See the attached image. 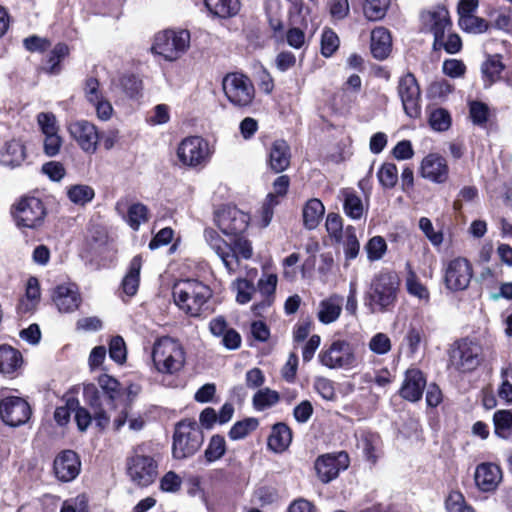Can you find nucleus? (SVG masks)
<instances>
[{
  "label": "nucleus",
  "mask_w": 512,
  "mask_h": 512,
  "mask_svg": "<svg viewBox=\"0 0 512 512\" xmlns=\"http://www.w3.org/2000/svg\"><path fill=\"white\" fill-rule=\"evenodd\" d=\"M99 391L94 385H87L84 388L85 402L94 411L95 425L103 430L108 427L111 416L107 409H116L123 397L120 383L113 377L102 374L98 378Z\"/></svg>",
  "instance_id": "f257e3e1"
},
{
  "label": "nucleus",
  "mask_w": 512,
  "mask_h": 512,
  "mask_svg": "<svg viewBox=\"0 0 512 512\" xmlns=\"http://www.w3.org/2000/svg\"><path fill=\"white\" fill-rule=\"evenodd\" d=\"M176 306L190 317H202L211 313L209 300L211 288L197 279H185L176 282L172 289Z\"/></svg>",
  "instance_id": "f03ea898"
},
{
  "label": "nucleus",
  "mask_w": 512,
  "mask_h": 512,
  "mask_svg": "<svg viewBox=\"0 0 512 512\" xmlns=\"http://www.w3.org/2000/svg\"><path fill=\"white\" fill-rule=\"evenodd\" d=\"M399 289L398 274L393 270L382 269L371 280L366 304L373 313L389 312L396 305Z\"/></svg>",
  "instance_id": "7ed1b4c3"
},
{
  "label": "nucleus",
  "mask_w": 512,
  "mask_h": 512,
  "mask_svg": "<svg viewBox=\"0 0 512 512\" xmlns=\"http://www.w3.org/2000/svg\"><path fill=\"white\" fill-rule=\"evenodd\" d=\"M151 358L158 373L176 375L185 366L186 352L179 340L162 336L155 340Z\"/></svg>",
  "instance_id": "20e7f679"
},
{
  "label": "nucleus",
  "mask_w": 512,
  "mask_h": 512,
  "mask_svg": "<svg viewBox=\"0 0 512 512\" xmlns=\"http://www.w3.org/2000/svg\"><path fill=\"white\" fill-rule=\"evenodd\" d=\"M204 435L195 420L180 421L174 431L172 453L175 459H185L194 455L201 447Z\"/></svg>",
  "instance_id": "39448f33"
},
{
  "label": "nucleus",
  "mask_w": 512,
  "mask_h": 512,
  "mask_svg": "<svg viewBox=\"0 0 512 512\" xmlns=\"http://www.w3.org/2000/svg\"><path fill=\"white\" fill-rule=\"evenodd\" d=\"M126 470L130 481L139 487H148L158 477V460L145 454L138 446L126 460Z\"/></svg>",
  "instance_id": "423d86ee"
},
{
  "label": "nucleus",
  "mask_w": 512,
  "mask_h": 512,
  "mask_svg": "<svg viewBox=\"0 0 512 512\" xmlns=\"http://www.w3.org/2000/svg\"><path fill=\"white\" fill-rule=\"evenodd\" d=\"M190 46V33L187 30H165L156 34L152 51L165 60L179 59Z\"/></svg>",
  "instance_id": "0eeeda50"
},
{
  "label": "nucleus",
  "mask_w": 512,
  "mask_h": 512,
  "mask_svg": "<svg viewBox=\"0 0 512 512\" xmlns=\"http://www.w3.org/2000/svg\"><path fill=\"white\" fill-rule=\"evenodd\" d=\"M481 361L482 347L468 338L456 341L450 349V366L459 372L473 371L480 365Z\"/></svg>",
  "instance_id": "6e6552de"
},
{
  "label": "nucleus",
  "mask_w": 512,
  "mask_h": 512,
  "mask_svg": "<svg viewBox=\"0 0 512 512\" xmlns=\"http://www.w3.org/2000/svg\"><path fill=\"white\" fill-rule=\"evenodd\" d=\"M224 94L235 107L251 106L255 98V89L251 80L241 73H229L222 81Z\"/></svg>",
  "instance_id": "1a4fd4ad"
},
{
  "label": "nucleus",
  "mask_w": 512,
  "mask_h": 512,
  "mask_svg": "<svg viewBox=\"0 0 512 512\" xmlns=\"http://www.w3.org/2000/svg\"><path fill=\"white\" fill-rule=\"evenodd\" d=\"M212 153L208 141L200 136L184 138L177 148L179 161L191 168L205 166L209 162Z\"/></svg>",
  "instance_id": "9d476101"
},
{
  "label": "nucleus",
  "mask_w": 512,
  "mask_h": 512,
  "mask_svg": "<svg viewBox=\"0 0 512 512\" xmlns=\"http://www.w3.org/2000/svg\"><path fill=\"white\" fill-rule=\"evenodd\" d=\"M320 363L329 369H350L356 365V356L349 342L334 340L324 346L318 355Z\"/></svg>",
  "instance_id": "9b49d317"
},
{
  "label": "nucleus",
  "mask_w": 512,
  "mask_h": 512,
  "mask_svg": "<svg viewBox=\"0 0 512 512\" xmlns=\"http://www.w3.org/2000/svg\"><path fill=\"white\" fill-rule=\"evenodd\" d=\"M13 215L18 227L37 229L44 222L46 209L39 198L24 197L15 206Z\"/></svg>",
  "instance_id": "f8f14e48"
},
{
  "label": "nucleus",
  "mask_w": 512,
  "mask_h": 512,
  "mask_svg": "<svg viewBox=\"0 0 512 512\" xmlns=\"http://www.w3.org/2000/svg\"><path fill=\"white\" fill-rule=\"evenodd\" d=\"M472 277V265L466 258H454L448 261L444 267V284L452 292L466 290Z\"/></svg>",
  "instance_id": "ddd939ff"
},
{
  "label": "nucleus",
  "mask_w": 512,
  "mask_h": 512,
  "mask_svg": "<svg viewBox=\"0 0 512 512\" xmlns=\"http://www.w3.org/2000/svg\"><path fill=\"white\" fill-rule=\"evenodd\" d=\"M397 92L405 114L412 119L418 118L421 115V91L412 73L408 72L399 78Z\"/></svg>",
  "instance_id": "4468645a"
},
{
  "label": "nucleus",
  "mask_w": 512,
  "mask_h": 512,
  "mask_svg": "<svg viewBox=\"0 0 512 512\" xmlns=\"http://www.w3.org/2000/svg\"><path fill=\"white\" fill-rule=\"evenodd\" d=\"M249 220L248 214L230 205L219 208L214 214L215 224L225 235L238 236L243 233Z\"/></svg>",
  "instance_id": "2eb2a0df"
},
{
  "label": "nucleus",
  "mask_w": 512,
  "mask_h": 512,
  "mask_svg": "<svg viewBox=\"0 0 512 512\" xmlns=\"http://www.w3.org/2000/svg\"><path fill=\"white\" fill-rule=\"evenodd\" d=\"M350 463L349 456L346 452L327 453L317 457L314 468L318 479L327 484L336 479L341 471L348 468Z\"/></svg>",
  "instance_id": "dca6fc26"
},
{
  "label": "nucleus",
  "mask_w": 512,
  "mask_h": 512,
  "mask_svg": "<svg viewBox=\"0 0 512 512\" xmlns=\"http://www.w3.org/2000/svg\"><path fill=\"white\" fill-rule=\"evenodd\" d=\"M31 416L28 402L18 396H7L0 400V418L8 426L18 427L25 424Z\"/></svg>",
  "instance_id": "f3484780"
},
{
  "label": "nucleus",
  "mask_w": 512,
  "mask_h": 512,
  "mask_svg": "<svg viewBox=\"0 0 512 512\" xmlns=\"http://www.w3.org/2000/svg\"><path fill=\"white\" fill-rule=\"evenodd\" d=\"M71 137L79 147L86 153L93 154L97 150L99 134L94 124L80 120L68 126Z\"/></svg>",
  "instance_id": "a211bd4d"
},
{
  "label": "nucleus",
  "mask_w": 512,
  "mask_h": 512,
  "mask_svg": "<svg viewBox=\"0 0 512 512\" xmlns=\"http://www.w3.org/2000/svg\"><path fill=\"white\" fill-rule=\"evenodd\" d=\"M424 26L434 35V46L444 39L446 30L451 27L449 12L445 7L439 6L433 10L422 13Z\"/></svg>",
  "instance_id": "6ab92c4d"
},
{
  "label": "nucleus",
  "mask_w": 512,
  "mask_h": 512,
  "mask_svg": "<svg viewBox=\"0 0 512 512\" xmlns=\"http://www.w3.org/2000/svg\"><path fill=\"white\" fill-rule=\"evenodd\" d=\"M52 300L62 313L74 312L82 301L78 287L73 283L57 285L53 290Z\"/></svg>",
  "instance_id": "aec40b11"
},
{
  "label": "nucleus",
  "mask_w": 512,
  "mask_h": 512,
  "mask_svg": "<svg viewBox=\"0 0 512 512\" xmlns=\"http://www.w3.org/2000/svg\"><path fill=\"white\" fill-rule=\"evenodd\" d=\"M54 473L62 482L75 479L81 470V462L77 453L72 450H64L54 460Z\"/></svg>",
  "instance_id": "412c9836"
},
{
  "label": "nucleus",
  "mask_w": 512,
  "mask_h": 512,
  "mask_svg": "<svg viewBox=\"0 0 512 512\" xmlns=\"http://www.w3.org/2000/svg\"><path fill=\"white\" fill-rule=\"evenodd\" d=\"M208 328L214 337L221 338V344L227 350L240 348L242 343L241 335L234 328L229 327L224 316L219 315L212 318L209 321Z\"/></svg>",
  "instance_id": "4be33fe9"
},
{
  "label": "nucleus",
  "mask_w": 512,
  "mask_h": 512,
  "mask_svg": "<svg viewBox=\"0 0 512 512\" xmlns=\"http://www.w3.org/2000/svg\"><path fill=\"white\" fill-rule=\"evenodd\" d=\"M474 481L480 491L493 492L502 481V470L495 463H481L475 469Z\"/></svg>",
  "instance_id": "5701e85b"
},
{
  "label": "nucleus",
  "mask_w": 512,
  "mask_h": 512,
  "mask_svg": "<svg viewBox=\"0 0 512 512\" xmlns=\"http://www.w3.org/2000/svg\"><path fill=\"white\" fill-rule=\"evenodd\" d=\"M291 160V151L288 143L283 139L275 140L269 150L267 164L274 173L285 171Z\"/></svg>",
  "instance_id": "b1692460"
},
{
  "label": "nucleus",
  "mask_w": 512,
  "mask_h": 512,
  "mask_svg": "<svg viewBox=\"0 0 512 512\" xmlns=\"http://www.w3.org/2000/svg\"><path fill=\"white\" fill-rule=\"evenodd\" d=\"M425 386L426 379L423 373L418 369H409L405 374L400 395L408 401L416 402L421 399Z\"/></svg>",
  "instance_id": "393cba45"
},
{
  "label": "nucleus",
  "mask_w": 512,
  "mask_h": 512,
  "mask_svg": "<svg viewBox=\"0 0 512 512\" xmlns=\"http://www.w3.org/2000/svg\"><path fill=\"white\" fill-rule=\"evenodd\" d=\"M421 173L426 179L444 183L448 178L447 162L438 154H429L422 161Z\"/></svg>",
  "instance_id": "a878e982"
},
{
  "label": "nucleus",
  "mask_w": 512,
  "mask_h": 512,
  "mask_svg": "<svg viewBox=\"0 0 512 512\" xmlns=\"http://www.w3.org/2000/svg\"><path fill=\"white\" fill-rule=\"evenodd\" d=\"M206 243L215 251L217 256L223 262L227 270H232L236 266V260L231 252L230 245L224 241L221 236L212 228L204 230Z\"/></svg>",
  "instance_id": "bb28decb"
},
{
  "label": "nucleus",
  "mask_w": 512,
  "mask_h": 512,
  "mask_svg": "<svg viewBox=\"0 0 512 512\" xmlns=\"http://www.w3.org/2000/svg\"><path fill=\"white\" fill-rule=\"evenodd\" d=\"M342 308L343 297L336 293L331 294L319 302L317 318L325 325L334 323L339 319Z\"/></svg>",
  "instance_id": "cd10ccee"
},
{
  "label": "nucleus",
  "mask_w": 512,
  "mask_h": 512,
  "mask_svg": "<svg viewBox=\"0 0 512 512\" xmlns=\"http://www.w3.org/2000/svg\"><path fill=\"white\" fill-rule=\"evenodd\" d=\"M26 158V150L19 140H11L0 149V163L7 167H18Z\"/></svg>",
  "instance_id": "c85d7f7f"
},
{
  "label": "nucleus",
  "mask_w": 512,
  "mask_h": 512,
  "mask_svg": "<svg viewBox=\"0 0 512 512\" xmlns=\"http://www.w3.org/2000/svg\"><path fill=\"white\" fill-rule=\"evenodd\" d=\"M291 442L292 431L289 426L283 422L274 424L268 437V448L275 453H282L287 450Z\"/></svg>",
  "instance_id": "c756f323"
},
{
  "label": "nucleus",
  "mask_w": 512,
  "mask_h": 512,
  "mask_svg": "<svg viewBox=\"0 0 512 512\" xmlns=\"http://www.w3.org/2000/svg\"><path fill=\"white\" fill-rule=\"evenodd\" d=\"M392 39L389 31L384 27H377L371 32V53L374 58L384 60L391 52Z\"/></svg>",
  "instance_id": "7c9ffc66"
},
{
  "label": "nucleus",
  "mask_w": 512,
  "mask_h": 512,
  "mask_svg": "<svg viewBox=\"0 0 512 512\" xmlns=\"http://www.w3.org/2000/svg\"><path fill=\"white\" fill-rule=\"evenodd\" d=\"M276 285L277 277L274 274L259 279L258 291L262 296V300L253 305V311L256 314L260 315L262 311L272 305Z\"/></svg>",
  "instance_id": "2f4dec72"
},
{
  "label": "nucleus",
  "mask_w": 512,
  "mask_h": 512,
  "mask_svg": "<svg viewBox=\"0 0 512 512\" xmlns=\"http://www.w3.org/2000/svg\"><path fill=\"white\" fill-rule=\"evenodd\" d=\"M23 363L21 353L9 345H0V373L12 376Z\"/></svg>",
  "instance_id": "473e14b6"
},
{
  "label": "nucleus",
  "mask_w": 512,
  "mask_h": 512,
  "mask_svg": "<svg viewBox=\"0 0 512 512\" xmlns=\"http://www.w3.org/2000/svg\"><path fill=\"white\" fill-rule=\"evenodd\" d=\"M141 267L142 257L140 255H136L132 258L128 272L122 281V289L128 296H134L138 291Z\"/></svg>",
  "instance_id": "72a5a7b5"
},
{
  "label": "nucleus",
  "mask_w": 512,
  "mask_h": 512,
  "mask_svg": "<svg viewBox=\"0 0 512 512\" xmlns=\"http://www.w3.org/2000/svg\"><path fill=\"white\" fill-rule=\"evenodd\" d=\"M324 213L325 207L319 199L312 198L308 200L303 207V223L305 228L309 230L315 229L322 220Z\"/></svg>",
  "instance_id": "f704fd0d"
},
{
  "label": "nucleus",
  "mask_w": 512,
  "mask_h": 512,
  "mask_svg": "<svg viewBox=\"0 0 512 512\" xmlns=\"http://www.w3.org/2000/svg\"><path fill=\"white\" fill-rule=\"evenodd\" d=\"M40 285L35 277H30L26 285L25 298L21 299L18 304V312L26 314L32 312L40 300Z\"/></svg>",
  "instance_id": "c9c22d12"
},
{
  "label": "nucleus",
  "mask_w": 512,
  "mask_h": 512,
  "mask_svg": "<svg viewBox=\"0 0 512 512\" xmlns=\"http://www.w3.org/2000/svg\"><path fill=\"white\" fill-rule=\"evenodd\" d=\"M204 3L210 13L220 18L233 17L240 10L238 0H204Z\"/></svg>",
  "instance_id": "e433bc0d"
},
{
  "label": "nucleus",
  "mask_w": 512,
  "mask_h": 512,
  "mask_svg": "<svg viewBox=\"0 0 512 512\" xmlns=\"http://www.w3.org/2000/svg\"><path fill=\"white\" fill-rule=\"evenodd\" d=\"M343 209L345 214L351 219L358 220L363 216L364 205L362 199L355 191L345 189L343 192Z\"/></svg>",
  "instance_id": "4c0bfd02"
},
{
  "label": "nucleus",
  "mask_w": 512,
  "mask_h": 512,
  "mask_svg": "<svg viewBox=\"0 0 512 512\" xmlns=\"http://www.w3.org/2000/svg\"><path fill=\"white\" fill-rule=\"evenodd\" d=\"M68 199L77 206H85L95 197L94 189L86 184H75L67 188Z\"/></svg>",
  "instance_id": "58836bf2"
},
{
  "label": "nucleus",
  "mask_w": 512,
  "mask_h": 512,
  "mask_svg": "<svg viewBox=\"0 0 512 512\" xmlns=\"http://www.w3.org/2000/svg\"><path fill=\"white\" fill-rule=\"evenodd\" d=\"M343 245L346 262L355 259L360 251V242L356 235L355 227L349 225L344 229V234L340 241Z\"/></svg>",
  "instance_id": "ea45409f"
},
{
  "label": "nucleus",
  "mask_w": 512,
  "mask_h": 512,
  "mask_svg": "<svg viewBox=\"0 0 512 512\" xmlns=\"http://www.w3.org/2000/svg\"><path fill=\"white\" fill-rule=\"evenodd\" d=\"M494 433L508 439L512 435V410H498L493 415Z\"/></svg>",
  "instance_id": "a19ab883"
},
{
  "label": "nucleus",
  "mask_w": 512,
  "mask_h": 512,
  "mask_svg": "<svg viewBox=\"0 0 512 512\" xmlns=\"http://www.w3.org/2000/svg\"><path fill=\"white\" fill-rule=\"evenodd\" d=\"M380 446V438L373 433H364L358 441V448H360L368 461L375 463L378 459V452Z\"/></svg>",
  "instance_id": "79ce46f5"
},
{
  "label": "nucleus",
  "mask_w": 512,
  "mask_h": 512,
  "mask_svg": "<svg viewBox=\"0 0 512 512\" xmlns=\"http://www.w3.org/2000/svg\"><path fill=\"white\" fill-rule=\"evenodd\" d=\"M126 423H128L129 429L132 431H139L144 426L143 419L141 417H130L129 407L127 405H123L118 414L112 420L114 431H120Z\"/></svg>",
  "instance_id": "37998d69"
},
{
  "label": "nucleus",
  "mask_w": 512,
  "mask_h": 512,
  "mask_svg": "<svg viewBox=\"0 0 512 512\" xmlns=\"http://www.w3.org/2000/svg\"><path fill=\"white\" fill-rule=\"evenodd\" d=\"M504 69V65L501 62V58L499 55H494L489 57L482 64V73L485 79V86H490L492 83L497 81L500 78V75Z\"/></svg>",
  "instance_id": "c03bdc74"
},
{
  "label": "nucleus",
  "mask_w": 512,
  "mask_h": 512,
  "mask_svg": "<svg viewBox=\"0 0 512 512\" xmlns=\"http://www.w3.org/2000/svg\"><path fill=\"white\" fill-rule=\"evenodd\" d=\"M279 400L280 395L277 391L270 388H263L254 394L253 406L257 411H263L276 405Z\"/></svg>",
  "instance_id": "a18cd8bd"
},
{
  "label": "nucleus",
  "mask_w": 512,
  "mask_h": 512,
  "mask_svg": "<svg viewBox=\"0 0 512 512\" xmlns=\"http://www.w3.org/2000/svg\"><path fill=\"white\" fill-rule=\"evenodd\" d=\"M428 123L434 131L444 132L451 127L452 118L444 108H434L428 114Z\"/></svg>",
  "instance_id": "49530a36"
},
{
  "label": "nucleus",
  "mask_w": 512,
  "mask_h": 512,
  "mask_svg": "<svg viewBox=\"0 0 512 512\" xmlns=\"http://www.w3.org/2000/svg\"><path fill=\"white\" fill-rule=\"evenodd\" d=\"M390 0H364L363 12L370 21H378L384 18L389 8Z\"/></svg>",
  "instance_id": "de8ad7c7"
},
{
  "label": "nucleus",
  "mask_w": 512,
  "mask_h": 512,
  "mask_svg": "<svg viewBox=\"0 0 512 512\" xmlns=\"http://www.w3.org/2000/svg\"><path fill=\"white\" fill-rule=\"evenodd\" d=\"M459 26L468 33L481 34L487 31L488 23L483 18L474 16L472 13L459 15Z\"/></svg>",
  "instance_id": "09e8293b"
},
{
  "label": "nucleus",
  "mask_w": 512,
  "mask_h": 512,
  "mask_svg": "<svg viewBox=\"0 0 512 512\" xmlns=\"http://www.w3.org/2000/svg\"><path fill=\"white\" fill-rule=\"evenodd\" d=\"M259 422L256 418H246L241 421H237L234 423V425L231 427L228 435L231 440H240L248 436L251 432L256 430L258 427Z\"/></svg>",
  "instance_id": "8fccbe9b"
},
{
  "label": "nucleus",
  "mask_w": 512,
  "mask_h": 512,
  "mask_svg": "<svg viewBox=\"0 0 512 512\" xmlns=\"http://www.w3.org/2000/svg\"><path fill=\"white\" fill-rule=\"evenodd\" d=\"M406 289L411 296L418 298L421 302H429V290L424 284L420 282L414 272H410L406 278Z\"/></svg>",
  "instance_id": "3c124183"
},
{
  "label": "nucleus",
  "mask_w": 512,
  "mask_h": 512,
  "mask_svg": "<svg viewBox=\"0 0 512 512\" xmlns=\"http://www.w3.org/2000/svg\"><path fill=\"white\" fill-rule=\"evenodd\" d=\"M226 452V441L221 435H213L204 452L207 462L212 463L219 460Z\"/></svg>",
  "instance_id": "603ef678"
},
{
  "label": "nucleus",
  "mask_w": 512,
  "mask_h": 512,
  "mask_svg": "<svg viewBox=\"0 0 512 512\" xmlns=\"http://www.w3.org/2000/svg\"><path fill=\"white\" fill-rule=\"evenodd\" d=\"M231 252L236 260V266L232 270H228L229 273H234L239 268V259H249L252 256V247L250 242L238 236L234 239L233 244L230 245Z\"/></svg>",
  "instance_id": "864d4df0"
},
{
  "label": "nucleus",
  "mask_w": 512,
  "mask_h": 512,
  "mask_svg": "<svg viewBox=\"0 0 512 512\" xmlns=\"http://www.w3.org/2000/svg\"><path fill=\"white\" fill-rule=\"evenodd\" d=\"M364 249L369 261H378L385 255L387 243L382 236H374L366 243Z\"/></svg>",
  "instance_id": "5fc2aeb1"
},
{
  "label": "nucleus",
  "mask_w": 512,
  "mask_h": 512,
  "mask_svg": "<svg viewBox=\"0 0 512 512\" xmlns=\"http://www.w3.org/2000/svg\"><path fill=\"white\" fill-rule=\"evenodd\" d=\"M148 221V208L142 203L132 204L127 213V222L129 226L137 230L141 224Z\"/></svg>",
  "instance_id": "6e6d98bb"
},
{
  "label": "nucleus",
  "mask_w": 512,
  "mask_h": 512,
  "mask_svg": "<svg viewBox=\"0 0 512 512\" xmlns=\"http://www.w3.org/2000/svg\"><path fill=\"white\" fill-rule=\"evenodd\" d=\"M69 48L64 43H58L52 49L47 60L46 71L50 74L58 73L60 62L68 55Z\"/></svg>",
  "instance_id": "4d7b16f0"
},
{
  "label": "nucleus",
  "mask_w": 512,
  "mask_h": 512,
  "mask_svg": "<svg viewBox=\"0 0 512 512\" xmlns=\"http://www.w3.org/2000/svg\"><path fill=\"white\" fill-rule=\"evenodd\" d=\"M447 512H475L473 507L469 505L464 495L459 491L449 493L445 501Z\"/></svg>",
  "instance_id": "13d9d810"
},
{
  "label": "nucleus",
  "mask_w": 512,
  "mask_h": 512,
  "mask_svg": "<svg viewBox=\"0 0 512 512\" xmlns=\"http://www.w3.org/2000/svg\"><path fill=\"white\" fill-rule=\"evenodd\" d=\"M380 184L386 188H393L398 181V170L393 163H384L377 172Z\"/></svg>",
  "instance_id": "bf43d9fd"
},
{
  "label": "nucleus",
  "mask_w": 512,
  "mask_h": 512,
  "mask_svg": "<svg viewBox=\"0 0 512 512\" xmlns=\"http://www.w3.org/2000/svg\"><path fill=\"white\" fill-rule=\"evenodd\" d=\"M120 87L130 98H137L143 89L142 80L133 74H125L120 78Z\"/></svg>",
  "instance_id": "052dcab7"
},
{
  "label": "nucleus",
  "mask_w": 512,
  "mask_h": 512,
  "mask_svg": "<svg viewBox=\"0 0 512 512\" xmlns=\"http://www.w3.org/2000/svg\"><path fill=\"white\" fill-rule=\"evenodd\" d=\"M233 289L236 291V301L239 304H246L252 299L255 287L252 282L247 279H237L233 282Z\"/></svg>",
  "instance_id": "680f3d73"
},
{
  "label": "nucleus",
  "mask_w": 512,
  "mask_h": 512,
  "mask_svg": "<svg viewBox=\"0 0 512 512\" xmlns=\"http://www.w3.org/2000/svg\"><path fill=\"white\" fill-rule=\"evenodd\" d=\"M419 229L433 246L438 247L443 243V232L441 230L436 231L429 218L421 217L419 219Z\"/></svg>",
  "instance_id": "e2e57ef3"
},
{
  "label": "nucleus",
  "mask_w": 512,
  "mask_h": 512,
  "mask_svg": "<svg viewBox=\"0 0 512 512\" xmlns=\"http://www.w3.org/2000/svg\"><path fill=\"white\" fill-rule=\"evenodd\" d=\"M325 227L330 238L336 243H340L342 235L344 234L341 216L336 213H329L326 217Z\"/></svg>",
  "instance_id": "0e129e2a"
},
{
  "label": "nucleus",
  "mask_w": 512,
  "mask_h": 512,
  "mask_svg": "<svg viewBox=\"0 0 512 512\" xmlns=\"http://www.w3.org/2000/svg\"><path fill=\"white\" fill-rule=\"evenodd\" d=\"M369 349L377 355H385L391 350V340L387 334L376 333L368 343Z\"/></svg>",
  "instance_id": "69168bd1"
},
{
  "label": "nucleus",
  "mask_w": 512,
  "mask_h": 512,
  "mask_svg": "<svg viewBox=\"0 0 512 512\" xmlns=\"http://www.w3.org/2000/svg\"><path fill=\"white\" fill-rule=\"evenodd\" d=\"M339 47V38L337 34L331 30H324L321 38V53L325 57H330Z\"/></svg>",
  "instance_id": "338daca9"
},
{
  "label": "nucleus",
  "mask_w": 512,
  "mask_h": 512,
  "mask_svg": "<svg viewBox=\"0 0 512 512\" xmlns=\"http://www.w3.org/2000/svg\"><path fill=\"white\" fill-rule=\"evenodd\" d=\"M470 118L476 125L483 126L488 121L489 109L482 102L474 101L470 103Z\"/></svg>",
  "instance_id": "774afa93"
}]
</instances>
